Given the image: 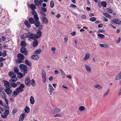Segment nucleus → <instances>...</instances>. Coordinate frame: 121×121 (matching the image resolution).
Returning a JSON list of instances; mask_svg holds the SVG:
<instances>
[{
    "mask_svg": "<svg viewBox=\"0 0 121 121\" xmlns=\"http://www.w3.org/2000/svg\"><path fill=\"white\" fill-rule=\"evenodd\" d=\"M84 66L87 71L89 73H90L91 71V69L90 67L86 64H84Z\"/></svg>",
    "mask_w": 121,
    "mask_h": 121,
    "instance_id": "10",
    "label": "nucleus"
},
{
    "mask_svg": "<svg viewBox=\"0 0 121 121\" xmlns=\"http://www.w3.org/2000/svg\"><path fill=\"white\" fill-rule=\"evenodd\" d=\"M24 89H23L20 88L19 87L17 88L16 89V91H17L18 92H21L23 91Z\"/></svg>",
    "mask_w": 121,
    "mask_h": 121,
    "instance_id": "41",
    "label": "nucleus"
},
{
    "mask_svg": "<svg viewBox=\"0 0 121 121\" xmlns=\"http://www.w3.org/2000/svg\"><path fill=\"white\" fill-rule=\"evenodd\" d=\"M9 113V111L8 110H5L4 112V115H3V113L1 114L2 117L4 119L6 118Z\"/></svg>",
    "mask_w": 121,
    "mask_h": 121,
    "instance_id": "7",
    "label": "nucleus"
},
{
    "mask_svg": "<svg viewBox=\"0 0 121 121\" xmlns=\"http://www.w3.org/2000/svg\"><path fill=\"white\" fill-rule=\"evenodd\" d=\"M70 6L71 7H73L74 8H75L76 7V6L75 5L73 4H70Z\"/></svg>",
    "mask_w": 121,
    "mask_h": 121,
    "instance_id": "63",
    "label": "nucleus"
},
{
    "mask_svg": "<svg viewBox=\"0 0 121 121\" xmlns=\"http://www.w3.org/2000/svg\"><path fill=\"white\" fill-rule=\"evenodd\" d=\"M27 36L29 37L32 39H37L36 38V35L35 34L29 33L27 34Z\"/></svg>",
    "mask_w": 121,
    "mask_h": 121,
    "instance_id": "4",
    "label": "nucleus"
},
{
    "mask_svg": "<svg viewBox=\"0 0 121 121\" xmlns=\"http://www.w3.org/2000/svg\"><path fill=\"white\" fill-rule=\"evenodd\" d=\"M43 27V26L42 25H40V26H39V28L38 30L40 31V30L42 29Z\"/></svg>",
    "mask_w": 121,
    "mask_h": 121,
    "instance_id": "55",
    "label": "nucleus"
},
{
    "mask_svg": "<svg viewBox=\"0 0 121 121\" xmlns=\"http://www.w3.org/2000/svg\"><path fill=\"white\" fill-rule=\"evenodd\" d=\"M30 84H31L32 86H35V83L34 79H32L30 81Z\"/></svg>",
    "mask_w": 121,
    "mask_h": 121,
    "instance_id": "34",
    "label": "nucleus"
},
{
    "mask_svg": "<svg viewBox=\"0 0 121 121\" xmlns=\"http://www.w3.org/2000/svg\"><path fill=\"white\" fill-rule=\"evenodd\" d=\"M99 46L103 48H107L108 47V45L106 44H100Z\"/></svg>",
    "mask_w": 121,
    "mask_h": 121,
    "instance_id": "37",
    "label": "nucleus"
},
{
    "mask_svg": "<svg viewBox=\"0 0 121 121\" xmlns=\"http://www.w3.org/2000/svg\"><path fill=\"white\" fill-rule=\"evenodd\" d=\"M30 102L31 104H33L35 103V100L33 96H31L30 99Z\"/></svg>",
    "mask_w": 121,
    "mask_h": 121,
    "instance_id": "24",
    "label": "nucleus"
},
{
    "mask_svg": "<svg viewBox=\"0 0 121 121\" xmlns=\"http://www.w3.org/2000/svg\"><path fill=\"white\" fill-rule=\"evenodd\" d=\"M68 37L67 36H65L64 37V39L65 41V42H66L68 40Z\"/></svg>",
    "mask_w": 121,
    "mask_h": 121,
    "instance_id": "53",
    "label": "nucleus"
},
{
    "mask_svg": "<svg viewBox=\"0 0 121 121\" xmlns=\"http://www.w3.org/2000/svg\"><path fill=\"white\" fill-rule=\"evenodd\" d=\"M24 110L26 113H28L30 111V109L28 107L26 106Z\"/></svg>",
    "mask_w": 121,
    "mask_h": 121,
    "instance_id": "28",
    "label": "nucleus"
},
{
    "mask_svg": "<svg viewBox=\"0 0 121 121\" xmlns=\"http://www.w3.org/2000/svg\"><path fill=\"white\" fill-rule=\"evenodd\" d=\"M113 21L115 23L117 24H121V21L117 19H114L113 20Z\"/></svg>",
    "mask_w": 121,
    "mask_h": 121,
    "instance_id": "17",
    "label": "nucleus"
},
{
    "mask_svg": "<svg viewBox=\"0 0 121 121\" xmlns=\"http://www.w3.org/2000/svg\"><path fill=\"white\" fill-rule=\"evenodd\" d=\"M107 11L108 13H111L112 12V10L111 9L108 8Z\"/></svg>",
    "mask_w": 121,
    "mask_h": 121,
    "instance_id": "52",
    "label": "nucleus"
},
{
    "mask_svg": "<svg viewBox=\"0 0 121 121\" xmlns=\"http://www.w3.org/2000/svg\"><path fill=\"white\" fill-rule=\"evenodd\" d=\"M36 39L34 40L33 43V46L34 47H36L38 44V41Z\"/></svg>",
    "mask_w": 121,
    "mask_h": 121,
    "instance_id": "19",
    "label": "nucleus"
},
{
    "mask_svg": "<svg viewBox=\"0 0 121 121\" xmlns=\"http://www.w3.org/2000/svg\"><path fill=\"white\" fill-rule=\"evenodd\" d=\"M60 111V109L58 108H55L53 109V112L56 113L59 112Z\"/></svg>",
    "mask_w": 121,
    "mask_h": 121,
    "instance_id": "36",
    "label": "nucleus"
},
{
    "mask_svg": "<svg viewBox=\"0 0 121 121\" xmlns=\"http://www.w3.org/2000/svg\"><path fill=\"white\" fill-rule=\"evenodd\" d=\"M20 44L22 47H25L27 45L26 42L25 41H22L21 42Z\"/></svg>",
    "mask_w": 121,
    "mask_h": 121,
    "instance_id": "18",
    "label": "nucleus"
},
{
    "mask_svg": "<svg viewBox=\"0 0 121 121\" xmlns=\"http://www.w3.org/2000/svg\"><path fill=\"white\" fill-rule=\"evenodd\" d=\"M9 75L11 78L9 80L10 83V85L12 87L15 88L17 86V84L12 82H15L17 80V78H16V74H14L13 71L10 72L9 73Z\"/></svg>",
    "mask_w": 121,
    "mask_h": 121,
    "instance_id": "1",
    "label": "nucleus"
},
{
    "mask_svg": "<svg viewBox=\"0 0 121 121\" xmlns=\"http://www.w3.org/2000/svg\"><path fill=\"white\" fill-rule=\"evenodd\" d=\"M19 94V93L17 91H13L12 94V96L13 97L14 96V97H15L16 96L18 95Z\"/></svg>",
    "mask_w": 121,
    "mask_h": 121,
    "instance_id": "26",
    "label": "nucleus"
},
{
    "mask_svg": "<svg viewBox=\"0 0 121 121\" xmlns=\"http://www.w3.org/2000/svg\"><path fill=\"white\" fill-rule=\"evenodd\" d=\"M121 38L120 37H119V38H118V39L117 40L116 42L117 43H119L121 41Z\"/></svg>",
    "mask_w": 121,
    "mask_h": 121,
    "instance_id": "58",
    "label": "nucleus"
},
{
    "mask_svg": "<svg viewBox=\"0 0 121 121\" xmlns=\"http://www.w3.org/2000/svg\"><path fill=\"white\" fill-rule=\"evenodd\" d=\"M30 23L27 21H26L24 22L25 25L28 28H30L31 26Z\"/></svg>",
    "mask_w": 121,
    "mask_h": 121,
    "instance_id": "27",
    "label": "nucleus"
},
{
    "mask_svg": "<svg viewBox=\"0 0 121 121\" xmlns=\"http://www.w3.org/2000/svg\"><path fill=\"white\" fill-rule=\"evenodd\" d=\"M110 89L109 88H108V89L107 90V91L106 92V93H105L104 95V97H105L106 96L107 94H108V93L109 92V90Z\"/></svg>",
    "mask_w": 121,
    "mask_h": 121,
    "instance_id": "49",
    "label": "nucleus"
},
{
    "mask_svg": "<svg viewBox=\"0 0 121 121\" xmlns=\"http://www.w3.org/2000/svg\"><path fill=\"white\" fill-rule=\"evenodd\" d=\"M17 75L18 78L20 79H21L23 76V74L20 72L18 73L17 74Z\"/></svg>",
    "mask_w": 121,
    "mask_h": 121,
    "instance_id": "29",
    "label": "nucleus"
},
{
    "mask_svg": "<svg viewBox=\"0 0 121 121\" xmlns=\"http://www.w3.org/2000/svg\"><path fill=\"white\" fill-rule=\"evenodd\" d=\"M3 82L4 84V86L6 87L8 86H9L10 85V82L6 80H4Z\"/></svg>",
    "mask_w": 121,
    "mask_h": 121,
    "instance_id": "16",
    "label": "nucleus"
},
{
    "mask_svg": "<svg viewBox=\"0 0 121 121\" xmlns=\"http://www.w3.org/2000/svg\"><path fill=\"white\" fill-rule=\"evenodd\" d=\"M7 51L6 50H4L3 52L2 55L4 57H5L6 56Z\"/></svg>",
    "mask_w": 121,
    "mask_h": 121,
    "instance_id": "48",
    "label": "nucleus"
},
{
    "mask_svg": "<svg viewBox=\"0 0 121 121\" xmlns=\"http://www.w3.org/2000/svg\"><path fill=\"white\" fill-rule=\"evenodd\" d=\"M30 5H29L28 6L31 9L33 10H34L36 8V6L35 5L33 4H30Z\"/></svg>",
    "mask_w": 121,
    "mask_h": 121,
    "instance_id": "30",
    "label": "nucleus"
},
{
    "mask_svg": "<svg viewBox=\"0 0 121 121\" xmlns=\"http://www.w3.org/2000/svg\"><path fill=\"white\" fill-rule=\"evenodd\" d=\"M79 110L80 111H82L85 109V108L83 106H82L79 108Z\"/></svg>",
    "mask_w": 121,
    "mask_h": 121,
    "instance_id": "47",
    "label": "nucleus"
},
{
    "mask_svg": "<svg viewBox=\"0 0 121 121\" xmlns=\"http://www.w3.org/2000/svg\"><path fill=\"white\" fill-rule=\"evenodd\" d=\"M25 116L24 113H22L20 116L19 121H23Z\"/></svg>",
    "mask_w": 121,
    "mask_h": 121,
    "instance_id": "12",
    "label": "nucleus"
},
{
    "mask_svg": "<svg viewBox=\"0 0 121 121\" xmlns=\"http://www.w3.org/2000/svg\"><path fill=\"white\" fill-rule=\"evenodd\" d=\"M9 89V88H6L5 90V92L8 95L11 94L12 92V90Z\"/></svg>",
    "mask_w": 121,
    "mask_h": 121,
    "instance_id": "14",
    "label": "nucleus"
},
{
    "mask_svg": "<svg viewBox=\"0 0 121 121\" xmlns=\"http://www.w3.org/2000/svg\"><path fill=\"white\" fill-rule=\"evenodd\" d=\"M50 7L53 8V0H51L50 2Z\"/></svg>",
    "mask_w": 121,
    "mask_h": 121,
    "instance_id": "61",
    "label": "nucleus"
},
{
    "mask_svg": "<svg viewBox=\"0 0 121 121\" xmlns=\"http://www.w3.org/2000/svg\"><path fill=\"white\" fill-rule=\"evenodd\" d=\"M28 21L29 23L31 24H33L35 22L34 19L32 17L29 18L28 19Z\"/></svg>",
    "mask_w": 121,
    "mask_h": 121,
    "instance_id": "25",
    "label": "nucleus"
},
{
    "mask_svg": "<svg viewBox=\"0 0 121 121\" xmlns=\"http://www.w3.org/2000/svg\"><path fill=\"white\" fill-rule=\"evenodd\" d=\"M34 24L35 26L37 27H39L40 24V22L39 21H35L34 22Z\"/></svg>",
    "mask_w": 121,
    "mask_h": 121,
    "instance_id": "23",
    "label": "nucleus"
},
{
    "mask_svg": "<svg viewBox=\"0 0 121 121\" xmlns=\"http://www.w3.org/2000/svg\"><path fill=\"white\" fill-rule=\"evenodd\" d=\"M105 17L107 18H110L111 17V16L109 14L106 13H103Z\"/></svg>",
    "mask_w": 121,
    "mask_h": 121,
    "instance_id": "39",
    "label": "nucleus"
},
{
    "mask_svg": "<svg viewBox=\"0 0 121 121\" xmlns=\"http://www.w3.org/2000/svg\"><path fill=\"white\" fill-rule=\"evenodd\" d=\"M31 58L33 60H38L39 58V56L35 54L31 56Z\"/></svg>",
    "mask_w": 121,
    "mask_h": 121,
    "instance_id": "11",
    "label": "nucleus"
},
{
    "mask_svg": "<svg viewBox=\"0 0 121 121\" xmlns=\"http://www.w3.org/2000/svg\"><path fill=\"white\" fill-rule=\"evenodd\" d=\"M25 86L23 84H22L20 85L19 86V88L21 89H23L25 88Z\"/></svg>",
    "mask_w": 121,
    "mask_h": 121,
    "instance_id": "51",
    "label": "nucleus"
},
{
    "mask_svg": "<svg viewBox=\"0 0 121 121\" xmlns=\"http://www.w3.org/2000/svg\"><path fill=\"white\" fill-rule=\"evenodd\" d=\"M25 83L26 85L28 86L30 85V79L29 77L26 78L25 80Z\"/></svg>",
    "mask_w": 121,
    "mask_h": 121,
    "instance_id": "6",
    "label": "nucleus"
},
{
    "mask_svg": "<svg viewBox=\"0 0 121 121\" xmlns=\"http://www.w3.org/2000/svg\"><path fill=\"white\" fill-rule=\"evenodd\" d=\"M90 58L89 54L87 53L86 54L85 57L83 58V60L84 61H86L88 60Z\"/></svg>",
    "mask_w": 121,
    "mask_h": 121,
    "instance_id": "22",
    "label": "nucleus"
},
{
    "mask_svg": "<svg viewBox=\"0 0 121 121\" xmlns=\"http://www.w3.org/2000/svg\"><path fill=\"white\" fill-rule=\"evenodd\" d=\"M31 12H32V14L33 15H34H34H35L37 14V13L36 12V11H35V10H34V11H32Z\"/></svg>",
    "mask_w": 121,
    "mask_h": 121,
    "instance_id": "57",
    "label": "nucleus"
},
{
    "mask_svg": "<svg viewBox=\"0 0 121 121\" xmlns=\"http://www.w3.org/2000/svg\"><path fill=\"white\" fill-rule=\"evenodd\" d=\"M42 20L43 22L45 24H47L48 23V21L47 19L45 17H42Z\"/></svg>",
    "mask_w": 121,
    "mask_h": 121,
    "instance_id": "20",
    "label": "nucleus"
},
{
    "mask_svg": "<svg viewBox=\"0 0 121 121\" xmlns=\"http://www.w3.org/2000/svg\"><path fill=\"white\" fill-rule=\"evenodd\" d=\"M41 52V50L40 49L36 50L34 52V54L37 55L40 54Z\"/></svg>",
    "mask_w": 121,
    "mask_h": 121,
    "instance_id": "21",
    "label": "nucleus"
},
{
    "mask_svg": "<svg viewBox=\"0 0 121 121\" xmlns=\"http://www.w3.org/2000/svg\"><path fill=\"white\" fill-rule=\"evenodd\" d=\"M1 38L3 41H4L6 40V38L4 36H3L1 37Z\"/></svg>",
    "mask_w": 121,
    "mask_h": 121,
    "instance_id": "62",
    "label": "nucleus"
},
{
    "mask_svg": "<svg viewBox=\"0 0 121 121\" xmlns=\"http://www.w3.org/2000/svg\"><path fill=\"white\" fill-rule=\"evenodd\" d=\"M120 79H121V80H120L119 85H121V71L119 73L115 78V79L116 80Z\"/></svg>",
    "mask_w": 121,
    "mask_h": 121,
    "instance_id": "9",
    "label": "nucleus"
},
{
    "mask_svg": "<svg viewBox=\"0 0 121 121\" xmlns=\"http://www.w3.org/2000/svg\"><path fill=\"white\" fill-rule=\"evenodd\" d=\"M94 87L96 88H97L98 89H100L101 88H102L103 87L102 86H101L98 84H97L95 85L94 86Z\"/></svg>",
    "mask_w": 121,
    "mask_h": 121,
    "instance_id": "38",
    "label": "nucleus"
},
{
    "mask_svg": "<svg viewBox=\"0 0 121 121\" xmlns=\"http://www.w3.org/2000/svg\"><path fill=\"white\" fill-rule=\"evenodd\" d=\"M14 71L15 73H16L17 74L18 73H19V70L18 69L17 67L15 66L14 68Z\"/></svg>",
    "mask_w": 121,
    "mask_h": 121,
    "instance_id": "33",
    "label": "nucleus"
},
{
    "mask_svg": "<svg viewBox=\"0 0 121 121\" xmlns=\"http://www.w3.org/2000/svg\"><path fill=\"white\" fill-rule=\"evenodd\" d=\"M20 52L23 54H24L25 55H27V50L25 47H22L20 49Z\"/></svg>",
    "mask_w": 121,
    "mask_h": 121,
    "instance_id": "8",
    "label": "nucleus"
},
{
    "mask_svg": "<svg viewBox=\"0 0 121 121\" xmlns=\"http://www.w3.org/2000/svg\"><path fill=\"white\" fill-rule=\"evenodd\" d=\"M103 18L104 19L103 20V21H104L105 22H107L108 21V20L107 18H105V17H103Z\"/></svg>",
    "mask_w": 121,
    "mask_h": 121,
    "instance_id": "64",
    "label": "nucleus"
},
{
    "mask_svg": "<svg viewBox=\"0 0 121 121\" xmlns=\"http://www.w3.org/2000/svg\"><path fill=\"white\" fill-rule=\"evenodd\" d=\"M101 4L103 7H106L107 4L106 2L105 1L101 2Z\"/></svg>",
    "mask_w": 121,
    "mask_h": 121,
    "instance_id": "31",
    "label": "nucleus"
},
{
    "mask_svg": "<svg viewBox=\"0 0 121 121\" xmlns=\"http://www.w3.org/2000/svg\"><path fill=\"white\" fill-rule=\"evenodd\" d=\"M34 18L35 19V21H39V18L38 17L37 14L35 15L34 16Z\"/></svg>",
    "mask_w": 121,
    "mask_h": 121,
    "instance_id": "40",
    "label": "nucleus"
},
{
    "mask_svg": "<svg viewBox=\"0 0 121 121\" xmlns=\"http://www.w3.org/2000/svg\"><path fill=\"white\" fill-rule=\"evenodd\" d=\"M100 32H105V31L103 30L102 29L99 30L97 31V33Z\"/></svg>",
    "mask_w": 121,
    "mask_h": 121,
    "instance_id": "60",
    "label": "nucleus"
},
{
    "mask_svg": "<svg viewBox=\"0 0 121 121\" xmlns=\"http://www.w3.org/2000/svg\"><path fill=\"white\" fill-rule=\"evenodd\" d=\"M96 18L95 17H92L90 19V20L92 22H93L96 21Z\"/></svg>",
    "mask_w": 121,
    "mask_h": 121,
    "instance_id": "46",
    "label": "nucleus"
},
{
    "mask_svg": "<svg viewBox=\"0 0 121 121\" xmlns=\"http://www.w3.org/2000/svg\"><path fill=\"white\" fill-rule=\"evenodd\" d=\"M0 96L2 98H6V95L5 92L4 91H2L0 93Z\"/></svg>",
    "mask_w": 121,
    "mask_h": 121,
    "instance_id": "15",
    "label": "nucleus"
},
{
    "mask_svg": "<svg viewBox=\"0 0 121 121\" xmlns=\"http://www.w3.org/2000/svg\"><path fill=\"white\" fill-rule=\"evenodd\" d=\"M17 110L16 108H14L12 112V115H13L15 113L17 112Z\"/></svg>",
    "mask_w": 121,
    "mask_h": 121,
    "instance_id": "44",
    "label": "nucleus"
},
{
    "mask_svg": "<svg viewBox=\"0 0 121 121\" xmlns=\"http://www.w3.org/2000/svg\"><path fill=\"white\" fill-rule=\"evenodd\" d=\"M40 13L43 16H46V15L45 14V13L42 11H41Z\"/></svg>",
    "mask_w": 121,
    "mask_h": 121,
    "instance_id": "56",
    "label": "nucleus"
},
{
    "mask_svg": "<svg viewBox=\"0 0 121 121\" xmlns=\"http://www.w3.org/2000/svg\"><path fill=\"white\" fill-rule=\"evenodd\" d=\"M4 98L5 99V101L7 104V105H8L9 100L6 98Z\"/></svg>",
    "mask_w": 121,
    "mask_h": 121,
    "instance_id": "59",
    "label": "nucleus"
},
{
    "mask_svg": "<svg viewBox=\"0 0 121 121\" xmlns=\"http://www.w3.org/2000/svg\"><path fill=\"white\" fill-rule=\"evenodd\" d=\"M50 90H49V92H50V95H52V93L53 91V87L52 86V87H49Z\"/></svg>",
    "mask_w": 121,
    "mask_h": 121,
    "instance_id": "50",
    "label": "nucleus"
},
{
    "mask_svg": "<svg viewBox=\"0 0 121 121\" xmlns=\"http://www.w3.org/2000/svg\"><path fill=\"white\" fill-rule=\"evenodd\" d=\"M60 71L62 75V78H64L65 77V75L64 72L61 69H60Z\"/></svg>",
    "mask_w": 121,
    "mask_h": 121,
    "instance_id": "35",
    "label": "nucleus"
},
{
    "mask_svg": "<svg viewBox=\"0 0 121 121\" xmlns=\"http://www.w3.org/2000/svg\"><path fill=\"white\" fill-rule=\"evenodd\" d=\"M43 72L42 73V78L43 79V82L45 83L46 82V74L44 70H42Z\"/></svg>",
    "mask_w": 121,
    "mask_h": 121,
    "instance_id": "5",
    "label": "nucleus"
},
{
    "mask_svg": "<svg viewBox=\"0 0 121 121\" xmlns=\"http://www.w3.org/2000/svg\"><path fill=\"white\" fill-rule=\"evenodd\" d=\"M43 0H39V1L38 2V3L36 4V5L37 6L40 5L41 6L42 3L43 2Z\"/></svg>",
    "mask_w": 121,
    "mask_h": 121,
    "instance_id": "42",
    "label": "nucleus"
},
{
    "mask_svg": "<svg viewBox=\"0 0 121 121\" xmlns=\"http://www.w3.org/2000/svg\"><path fill=\"white\" fill-rule=\"evenodd\" d=\"M19 67L20 69L23 70L25 72L24 73V74H25L26 73H27V67L26 65H25L23 64H22L19 65Z\"/></svg>",
    "mask_w": 121,
    "mask_h": 121,
    "instance_id": "3",
    "label": "nucleus"
},
{
    "mask_svg": "<svg viewBox=\"0 0 121 121\" xmlns=\"http://www.w3.org/2000/svg\"><path fill=\"white\" fill-rule=\"evenodd\" d=\"M62 116L61 115L60 113H57L54 115L53 117H61Z\"/></svg>",
    "mask_w": 121,
    "mask_h": 121,
    "instance_id": "45",
    "label": "nucleus"
},
{
    "mask_svg": "<svg viewBox=\"0 0 121 121\" xmlns=\"http://www.w3.org/2000/svg\"><path fill=\"white\" fill-rule=\"evenodd\" d=\"M17 57L18 58V62L19 64L22 63V60H24L25 58L24 55L21 53H18L17 54Z\"/></svg>",
    "mask_w": 121,
    "mask_h": 121,
    "instance_id": "2",
    "label": "nucleus"
},
{
    "mask_svg": "<svg viewBox=\"0 0 121 121\" xmlns=\"http://www.w3.org/2000/svg\"><path fill=\"white\" fill-rule=\"evenodd\" d=\"M42 34V33L41 31L38 30L36 34L37 39H38V38H40Z\"/></svg>",
    "mask_w": 121,
    "mask_h": 121,
    "instance_id": "13",
    "label": "nucleus"
},
{
    "mask_svg": "<svg viewBox=\"0 0 121 121\" xmlns=\"http://www.w3.org/2000/svg\"><path fill=\"white\" fill-rule=\"evenodd\" d=\"M25 63L29 66H31V64L30 61H29L27 60H26L25 61Z\"/></svg>",
    "mask_w": 121,
    "mask_h": 121,
    "instance_id": "32",
    "label": "nucleus"
},
{
    "mask_svg": "<svg viewBox=\"0 0 121 121\" xmlns=\"http://www.w3.org/2000/svg\"><path fill=\"white\" fill-rule=\"evenodd\" d=\"M97 35L99 37H100V39H101L105 38V36L103 34H98Z\"/></svg>",
    "mask_w": 121,
    "mask_h": 121,
    "instance_id": "43",
    "label": "nucleus"
},
{
    "mask_svg": "<svg viewBox=\"0 0 121 121\" xmlns=\"http://www.w3.org/2000/svg\"><path fill=\"white\" fill-rule=\"evenodd\" d=\"M41 9L44 12H46L47 11V9L45 7H42Z\"/></svg>",
    "mask_w": 121,
    "mask_h": 121,
    "instance_id": "54",
    "label": "nucleus"
}]
</instances>
